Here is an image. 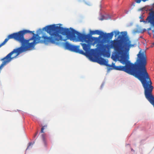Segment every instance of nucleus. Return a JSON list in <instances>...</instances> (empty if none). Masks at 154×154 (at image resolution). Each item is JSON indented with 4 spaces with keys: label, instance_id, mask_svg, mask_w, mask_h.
<instances>
[{
    "label": "nucleus",
    "instance_id": "nucleus-1",
    "mask_svg": "<svg viewBox=\"0 0 154 154\" xmlns=\"http://www.w3.org/2000/svg\"><path fill=\"white\" fill-rule=\"evenodd\" d=\"M121 40H114L110 42V45L100 44L99 46L101 50L103 55H105L111 48L114 49L115 52L112 55V58L114 61L118 60L124 66H115L112 63V65L114 69L124 71L134 76L139 79L143 85L149 78L147 72L146 66V57L145 51L142 52L140 50L137 54V63L133 64L128 60L129 58V51L131 47L134 45L131 44V41L124 35H122ZM111 68V67H110Z\"/></svg>",
    "mask_w": 154,
    "mask_h": 154
},
{
    "label": "nucleus",
    "instance_id": "nucleus-2",
    "mask_svg": "<svg viewBox=\"0 0 154 154\" xmlns=\"http://www.w3.org/2000/svg\"><path fill=\"white\" fill-rule=\"evenodd\" d=\"M43 30L50 35V37L43 35L42 37L43 40H40L41 37L38 34H35L33 33L32 31L27 30L20 31L9 35L7 37L8 40L14 39L20 43L21 45L14 49L1 59L2 62L0 66V70L21 53L33 49L35 45L38 43L47 44L50 42L56 45L58 44V26L55 24L48 25L44 27Z\"/></svg>",
    "mask_w": 154,
    "mask_h": 154
},
{
    "label": "nucleus",
    "instance_id": "nucleus-3",
    "mask_svg": "<svg viewBox=\"0 0 154 154\" xmlns=\"http://www.w3.org/2000/svg\"><path fill=\"white\" fill-rule=\"evenodd\" d=\"M58 25L59 26H58V33L62 35V36L58 34V41L60 40L66 42L67 40L69 39L73 42H85L90 46V44L94 45L97 43L101 37L100 36L98 37H93L89 34L80 33L72 28L69 29L63 28L60 27L62 25L58 23ZM92 49L90 48V50L91 51ZM92 49L94 51H92L91 55L95 52L94 50Z\"/></svg>",
    "mask_w": 154,
    "mask_h": 154
},
{
    "label": "nucleus",
    "instance_id": "nucleus-4",
    "mask_svg": "<svg viewBox=\"0 0 154 154\" xmlns=\"http://www.w3.org/2000/svg\"><path fill=\"white\" fill-rule=\"evenodd\" d=\"M80 45L82 46L83 49L85 52L82 50L79 49V46L72 45L67 42L63 43V45L65 49L85 55L91 54L92 51L94 50L93 49H92L91 51L90 50V45H89L84 43H81Z\"/></svg>",
    "mask_w": 154,
    "mask_h": 154
},
{
    "label": "nucleus",
    "instance_id": "nucleus-5",
    "mask_svg": "<svg viewBox=\"0 0 154 154\" xmlns=\"http://www.w3.org/2000/svg\"><path fill=\"white\" fill-rule=\"evenodd\" d=\"M143 86L144 89L146 98L154 107V97L152 94L153 87L152 85V82L149 78Z\"/></svg>",
    "mask_w": 154,
    "mask_h": 154
},
{
    "label": "nucleus",
    "instance_id": "nucleus-6",
    "mask_svg": "<svg viewBox=\"0 0 154 154\" xmlns=\"http://www.w3.org/2000/svg\"><path fill=\"white\" fill-rule=\"evenodd\" d=\"M90 56H93L97 62L100 65H104L109 67H111L112 66L108 64V62L106 59L101 57L98 55L94 54L93 52L92 54Z\"/></svg>",
    "mask_w": 154,
    "mask_h": 154
},
{
    "label": "nucleus",
    "instance_id": "nucleus-7",
    "mask_svg": "<svg viewBox=\"0 0 154 154\" xmlns=\"http://www.w3.org/2000/svg\"><path fill=\"white\" fill-rule=\"evenodd\" d=\"M149 10L150 11L149 13V15L147 17L146 20H148V22L154 27V11H153L152 8Z\"/></svg>",
    "mask_w": 154,
    "mask_h": 154
},
{
    "label": "nucleus",
    "instance_id": "nucleus-8",
    "mask_svg": "<svg viewBox=\"0 0 154 154\" xmlns=\"http://www.w3.org/2000/svg\"><path fill=\"white\" fill-rule=\"evenodd\" d=\"M113 32H112L110 33H104L102 32L101 35L104 38L106 39H111L113 36Z\"/></svg>",
    "mask_w": 154,
    "mask_h": 154
},
{
    "label": "nucleus",
    "instance_id": "nucleus-9",
    "mask_svg": "<svg viewBox=\"0 0 154 154\" xmlns=\"http://www.w3.org/2000/svg\"><path fill=\"white\" fill-rule=\"evenodd\" d=\"M102 33V32L98 30L94 31L91 30L90 31V34L91 35L97 34L101 35Z\"/></svg>",
    "mask_w": 154,
    "mask_h": 154
},
{
    "label": "nucleus",
    "instance_id": "nucleus-10",
    "mask_svg": "<svg viewBox=\"0 0 154 154\" xmlns=\"http://www.w3.org/2000/svg\"><path fill=\"white\" fill-rule=\"evenodd\" d=\"M108 18H105V16H102L101 17V18L100 19V20H108L111 18V17L109 15H108Z\"/></svg>",
    "mask_w": 154,
    "mask_h": 154
},
{
    "label": "nucleus",
    "instance_id": "nucleus-11",
    "mask_svg": "<svg viewBox=\"0 0 154 154\" xmlns=\"http://www.w3.org/2000/svg\"><path fill=\"white\" fill-rule=\"evenodd\" d=\"M8 40L7 37L5 39V40L3 42H2L1 44H0V48L3 45H4L8 42Z\"/></svg>",
    "mask_w": 154,
    "mask_h": 154
},
{
    "label": "nucleus",
    "instance_id": "nucleus-12",
    "mask_svg": "<svg viewBox=\"0 0 154 154\" xmlns=\"http://www.w3.org/2000/svg\"><path fill=\"white\" fill-rule=\"evenodd\" d=\"M47 125H45L43 126L41 128V133H43L44 132L43 131L44 129L46 128H47Z\"/></svg>",
    "mask_w": 154,
    "mask_h": 154
},
{
    "label": "nucleus",
    "instance_id": "nucleus-13",
    "mask_svg": "<svg viewBox=\"0 0 154 154\" xmlns=\"http://www.w3.org/2000/svg\"><path fill=\"white\" fill-rule=\"evenodd\" d=\"M42 137L43 138V142H44V144H45V146H46V140H45V134H42Z\"/></svg>",
    "mask_w": 154,
    "mask_h": 154
},
{
    "label": "nucleus",
    "instance_id": "nucleus-14",
    "mask_svg": "<svg viewBox=\"0 0 154 154\" xmlns=\"http://www.w3.org/2000/svg\"><path fill=\"white\" fill-rule=\"evenodd\" d=\"M114 33H115V36L116 37L117 35L119 34V31H115Z\"/></svg>",
    "mask_w": 154,
    "mask_h": 154
},
{
    "label": "nucleus",
    "instance_id": "nucleus-15",
    "mask_svg": "<svg viewBox=\"0 0 154 154\" xmlns=\"http://www.w3.org/2000/svg\"><path fill=\"white\" fill-rule=\"evenodd\" d=\"M141 1L142 0H135V2L137 3H140Z\"/></svg>",
    "mask_w": 154,
    "mask_h": 154
},
{
    "label": "nucleus",
    "instance_id": "nucleus-16",
    "mask_svg": "<svg viewBox=\"0 0 154 154\" xmlns=\"http://www.w3.org/2000/svg\"><path fill=\"white\" fill-rule=\"evenodd\" d=\"M32 144V143H29V144L28 146L27 147V149H28L29 148V146H30Z\"/></svg>",
    "mask_w": 154,
    "mask_h": 154
},
{
    "label": "nucleus",
    "instance_id": "nucleus-17",
    "mask_svg": "<svg viewBox=\"0 0 154 154\" xmlns=\"http://www.w3.org/2000/svg\"><path fill=\"white\" fill-rule=\"evenodd\" d=\"M144 9L145 10V8H143L140 9L139 10H140V11H143V10H144Z\"/></svg>",
    "mask_w": 154,
    "mask_h": 154
},
{
    "label": "nucleus",
    "instance_id": "nucleus-18",
    "mask_svg": "<svg viewBox=\"0 0 154 154\" xmlns=\"http://www.w3.org/2000/svg\"><path fill=\"white\" fill-rule=\"evenodd\" d=\"M148 0H142V1L143 2H145L147 1H148Z\"/></svg>",
    "mask_w": 154,
    "mask_h": 154
},
{
    "label": "nucleus",
    "instance_id": "nucleus-19",
    "mask_svg": "<svg viewBox=\"0 0 154 154\" xmlns=\"http://www.w3.org/2000/svg\"><path fill=\"white\" fill-rule=\"evenodd\" d=\"M132 5L134 6H135V4L134 3H132Z\"/></svg>",
    "mask_w": 154,
    "mask_h": 154
},
{
    "label": "nucleus",
    "instance_id": "nucleus-20",
    "mask_svg": "<svg viewBox=\"0 0 154 154\" xmlns=\"http://www.w3.org/2000/svg\"><path fill=\"white\" fill-rule=\"evenodd\" d=\"M108 15H106L105 16V18H108Z\"/></svg>",
    "mask_w": 154,
    "mask_h": 154
},
{
    "label": "nucleus",
    "instance_id": "nucleus-21",
    "mask_svg": "<svg viewBox=\"0 0 154 154\" xmlns=\"http://www.w3.org/2000/svg\"><path fill=\"white\" fill-rule=\"evenodd\" d=\"M152 7L153 8H154V3L152 4Z\"/></svg>",
    "mask_w": 154,
    "mask_h": 154
},
{
    "label": "nucleus",
    "instance_id": "nucleus-22",
    "mask_svg": "<svg viewBox=\"0 0 154 154\" xmlns=\"http://www.w3.org/2000/svg\"><path fill=\"white\" fill-rule=\"evenodd\" d=\"M37 133L35 135V136H34V137H35V136H36V135H37Z\"/></svg>",
    "mask_w": 154,
    "mask_h": 154
},
{
    "label": "nucleus",
    "instance_id": "nucleus-23",
    "mask_svg": "<svg viewBox=\"0 0 154 154\" xmlns=\"http://www.w3.org/2000/svg\"><path fill=\"white\" fill-rule=\"evenodd\" d=\"M39 30H40V31L41 32H42V30L41 29H40Z\"/></svg>",
    "mask_w": 154,
    "mask_h": 154
},
{
    "label": "nucleus",
    "instance_id": "nucleus-24",
    "mask_svg": "<svg viewBox=\"0 0 154 154\" xmlns=\"http://www.w3.org/2000/svg\"><path fill=\"white\" fill-rule=\"evenodd\" d=\"M131 150H132V151H133V149H131Z\"/></svg>",
    "mask_w": 154,
    "mask_h": 154
}]
</instances>
